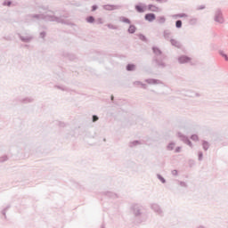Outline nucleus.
<instances>
[{"instance_id": "1", "label": "nucleus", "mask_w": 228, "mask_h": 228, "mask_svg": "<svg viewBox=\"0 0 228 228\" xmlns=\"http://www.w3.org/2000/svg\"><path fill=\"white\" fill-rule=\"evenodd\" d=\"M179 61L180 63H190V61H191V58L188 56H181L179 58Z\"/></svg>"}, {"instance_id": "2", "label": "nucleus", "mask_w": 228, "mask_h": 228, "mask_svg": "<svg viewBox=\"0 0 228 228\" xmlns=\"http://www.w3.org/2000/svg\"><path fill=\"white\" fill-rule=\"evenodd\" d=\"M145 20L152 22V20H156V15L154 13H148L145 15Z\"/></svg>"}, {"instance_id": "3", "label": "nucleus", "mask_w": 228, "mask_h": 228, "mask_svg": "<svg viewBox=\"0 0 228 228\" xmlns=\"http://www.w3.org/2000/svg\"><path fill=\"white\" fill-rule=\"evenodd\" d=\"M216 21L219 22V24L224 23V16L222 15V12H217L216 14Z\"/></svg>"}, {"instance_id": "4", "label": "nucleus", "mask_w": 228, "mask_h": 228, "mask_svg": "<svg viewBox=\"0 0 228 228\" xmlns=\"http://www.w3.org/2000/svg\"><path fill=\"white\" fill-rule=\"evenodd\" d=\"M135 10H137V12H139V13H143V12H145V10L143 9V6H142V5H136Z\"/></svg>"}, {"instance_id": "5", "label": "nucleus", "mask_w": 228, "mask_h": 228, "mask_svg": "<svg viewBox=\"0 0 228 228\" xmlns=\"http://www.w3.org/2000/svg\"><path fill=\"white\" fill-rule=\"evenodd\" d=\"M148 8H149V10H150L151 12H158V7H156V6L152 5V4H150V5L148 6Z\"/></svg>"}, {"instance_id": "6", "label": "nucleus", "mask_w": 228, "mask_h": 228, "mask_svg": "<svg viewBox=\"0 0 228 228\" xmlns=\"http://www.w3.org/2000/svg\"><path fill=\"white\" fill-rule=\"evenodd\" d=\"M86 21L89 23H93L95 22V19L94 18V16H89L86 18Z\"/></svg>"}, {"instance_id": "7", "label": "nucleus", "mask_w": 228, "mask_h": 228, "mask_svg": "<svg viewBox=\"0 0 228 228\" xmlns=\"http://www.w3.org/2000/svg\"><path fill=\"white\" fill-rule=\"evenodd\" d=\"M129 33H134L136 31V27L134 26H130L128 28Z\"/></svg>"}, {"instance_id": "8", "label": "nucleus", "mask_w": 228, "mask_h": 228, "mask_svg": "<svg viewBox=\"0 0 228 228\" xmlns=\"http://www.w3.org/2000/svg\"><path fill=\"white\" fill-rule=\"evenodd\" d=\"M134 69V64H128L126 67L127 70H133Z\"/></svg>"}, {"instance_id": "9", "label": "nucleus", "mask_w": 228, "mask_h": 228, "mask_svg": "<svg viewBox=\"0 0 228 228\" xmlns=\"http://www.w3.org/2000/svg\"><path fill=\"white\" fill-rule=\"evenodd\" d=\"M191 140H193L194 142H198L199 141V136L197 134H193L191 135Z\"/></svg>"}, {"instance_id": "10", "label": "nucleus", "mask_w": 228, "mask_h": 228, "mask_svg": "<svg viewBox=\"0 0 228 228\" xmlns=\"http://www.w3.org/2000/svg\"><path fill=\"white\" fill-rule=\"evenodd\" d=\"M174 147H175V144L170 143V144L167 146V149H168V151H174Z\"/></svg>"}, {"instance_id": "11", "label": "nucleus", "mask_w": 228, "mask_h": 228, "mask_svg": "<svg viewBox=\"0 0 228 228\" xmlns=\"http://www.w3.org/2000/svg\"><path fill=\"white\" fill-rule=\"evenodd\" d=\"M208 148H209V144L208 142H204L203 149H205V151H208Z\"/></svg>"}, {"instance_id": "12", "label": "nucleus", "mask_w": 228, "mask_h": 228, "mask_svg": "<svg viewBox=\"0 0 228 228\" xmlns=\"http://www.w3.org/2000/svg\"><path fill=\"white\" fill-rule=\"evenodd\" d=\"M176 17H179L180 19H183V17H188L185 13L177 14Z\"/></svg>"}, {"instance_id": "13", "label": "nucleus", "mask_w": 228, "mask_h": 228, "mask_svg": "<svg viewBox=\"0 0 228 228\" xmlns=\"http://www.w3.org/2000/svg\"><path fill=\"white\" fill-rule=\"evenodd\" d=\"M181 26H183V21L177 20L176 21V28H181Z\"/></svg>"}, {"instance_id": "14", "label": "nucleus", "mask_w": 228, "mask_h": 228, "mask_svg": "<svg viewBox=\"0 0 228 228\" xmlns=\"http://www.w3.org/2000/svg\"><path fill=\"white\" fill-rule=\"evenodd\" d=\"M99 120V118L97 116H93V122H97Z\"/></svg>"}, {"instance_id": "15", "label": "nucleus", "mask_w": 228, "mask_h": 228, "mask_svg": "<svg viewBox=\"0 0 228 228\" xmlns=\"http://www.w3.org/2000/svg\"><path fill=\"white\" fill-rule=\"evenodd\" d=\"M97 10V6L96 5H94L93 7H92V11L93 12H95Z\"/></svg>"}, {"instance_id": "16", "label": "nucleus", "mask_w": 228, "mask_h": 228, "mask_svg": "<svg viewBox=\"0 0 228 228\" xmlns=\"http://www.w3.org/2000/svg\"><path fill=\"white\" fill-rule=\"evenodd\" d=\"M115 6H111L110 8V6H107V10H115Z\"/></svg>"}, {"instance_id": "17", "label": "nucleus", "mask_w": 228, "mask_h": 228, "mask_svg": "<svg viewBox=\"0 0 228 228\" xmlns=\"http://www.w3.org/2000/svg\"><path fill=\"white\" fill-rule=\"evenodd\" d=\"M175 152H181V148L180 147L176 148Z\"/></svg>"}, {"instance_id": "18", "label": "nucleus", "mask_w": 228, "mask_h": 228, "mask_svg": "<svg viewBox=\"0 0 228 228\" xmlns=\"http://www.w3.org/2000/svg\"><path fill=\"white\" fill-rule=\"evenodd\" d=\"M160 20H161L162 22H165V18H160Z\"/></svg>"}, {"instance_id": "19", "label": "nucleus", "mask_w": 228, "mask_h": 228, "mask_svg": "<svg viewBox=\"0 0 228 228\" xmlns=\"http://www.w3.org/2000/svg\"><path fill=\"white\" fill-rule=\"evenodd\" d=\"M188 145H190L191 147V142L188 141Z\"/></svg>"}, {"instance_id": "20", "label": "nucleus", "mask_w": 228, "mask_h": 228, "mask_svg": "<svg viewBox=\"0 0 228 228\" xmlns=\"http://www.w3.org/2000/svg\"><path fill=\"white\" fill-rule=\"evenodd\" d=\"M224 59L227 60V55H224Z\"/></svg>"}]
</instances>
